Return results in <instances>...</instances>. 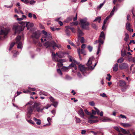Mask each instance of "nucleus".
Returning <instances> with one entry per match:
<instances>
[{"mask_svg":"<svg viewBox=\"0 0 135 135\" xmlns=\"http://www.w3.org/2000/svg\"><path fill=\"white\" fill-rule=\"evenodd\" d=\"M93 59L94 57H91L89 58L88 62L86 64V65L88 67V69L91 70L94 69V68H93V66L91 65L92 63V62Z\"/></svg>","mask_w":135,"mask_h":135,"instance_id":"nucleus-7","label":"nucleus"},{"mask_svg":"<svg viewBox=\"0 0 135 135\" xmlns=\"http://www.w3.org/2000/svg\"><path fill=\"white\" fill-rule=\"evenodd\" d=\"M39 94L40 95H43L45 96H47L48 93L43 91H41L39 92Z\"/></svg>","mask_w":135,"mask_h":135,"instance_id":"nucleus-26","label":"nucleus"},{"mask_svg":"<svg viewBox=\"0 0 135 135\" xmlns=\"http://www.w3.org/2000/svg\"><path fill=\"white\" fill-rule=\"evenodd\" d=\"M120 130L122 132V133L125 134H130V135H131V134H129L130 132L129 130H128L127 131H126L125 129H124L123 128H121Z\"/></svg>","mask_w":135,"mask_h":135,"instance_id":"nucleus-19","label":"nucleus"},{"mask_svg":"<svg viewBox=\"0 0 135 135\" xmlns=\"http://www.w3.org/2000/svg\"><path fill=\"white\" fill-rule=\"evenodd\" d=\"M52 119L50 117H48L47 118V120L49 123H50V121Z\"/></svg>","mask_w":135,"mask_h":135,"instance_id":"nucleus-64","label":"nucleus"},{"mask_svg":"<svg viewBox=\"0 0 135 135\" xmlns=\"http://www.w3.org/2000/svg\"><path fill=\"white\" fill-rule=\"evenodd\" d=\"M75 118L76 120V122L77 123H79L80 122L81 120L80 118L76 117H75Z\"/></svg>","mask_w":135,"mask_h":135,"instance_id":"nucleus-46","label":"nucleus"},{"mask_svg":"<svg viewBox=\"0 0 135 135\" xmlns=\"http://www.w3.org/2000/svg\"><path fill=\"white\" fill-rule=\"evenodd\" d=\"M40 33L39 31V33L36 32H35L33 33L32 35V38H34L37 39L36 40H35L34 39H33V41L35 43H37L38 42L37 39H38L40 36Z\"/></svg>","mask_w":135,"mask_h":135,"instance_id":"nucleus-6","label":"nucleus"},{"mask_svg":"<svg viewBox=\"0 0 135 135\" xmlns=\"http://www.w3.org/2000/svg\"><path fill=\"white\" fill-rule=\"evenodd\" d=\"M33 14L31 13H28V16L30 18H31L32 17Z\"/></svg>","mask_w":135,"mask_h":135,"instance_id":"nucleus-56","label":"nucleus"},{"mask_svg":"<svg viewBox=\"0 0 135 135\" xmlns=\"http://www.w3.org/2000/svg\"><path fill=\"white\" fill-rule=\"evenodd\" d=\"M8 31L6 30H1L0 31V35H4L5 36L8 34Z\"/></svg>","mask_w":135,"mask_h":135,"instance_id":"nucleus-18","label":"nucleus"},{"mask_svg":"<svg viewBox=\"0 0 135 135\" xmlns=\"http://www.w3.org/2000/svg\"><path fill=\"white\" fill-rule=\"evenodd\" d=\"M75 65L74 63L72 62L69 65V68L73 67H74Z\"/></svg>","mask_w":135,"mask_h":135,"instance_id":"nucleus-51","label":"nucleus"},{"mask_svg":"<svg viewBox=\"0 0 135 135\" xmlns=\"http://www.w3.org/2000/svg\"><path fill=\"white\" fill-rule=\"evenodd\" d=\"M88 48L90 52L92 51L93 49L92 47L89 45L88 46Z\"/></svg>","mask_w":135,"mask_h":135,"instance_id":"nucleus-43","label":"nucleus"},{"mask_svg":"<svg viewBox=\"0 0 135 135\" xmlns=\"http://www.w3.org/2000/svg\"><path fill=\"white\" fill-rule=\"evenodd\" d=\"M126 83L123 80H119L117 83V85L120 86L124 87L126 85Z\"/></svg>","mask_w":135,"mask_h":135,"instance_id":"nucleus-9","label":"nucleus"},{"mask_svg":"<svg viewBox=\"0 0 135 135\" xmlns=\"http://www.w3.org/2000/svg\"><path fill=\"white\" fill-rule=\"evenodd\" d=\"M64 54L63 52L59 53L57 55L58 57L60 58H63L64 57Z\"/></svg>","mask_w":135,"mask_h":135,"instance_id":"nucleus-28","label":"nucleus"},{"mask_svg":"<svg viewBox=\"0 0 135 135\" xmlns=\"http://www.w3.org/2000/svg\"><path fill=\"white\" fill-rule=\"evenodd\" d=\"M110 18V16H108L104 20L103 22V23L104 24H105L108 20Z\"/></svg>","mask_w":135,"mask_h":135,"instance_id":"nucleus-34","label":"nucleus"},{"mask_svg":"<svg viewBox=\"0 0 135 135\" xmlns=\"http://www.w3.org/2000/svg\"><path fill=\"white\" fill-rule=\"evenodd\" d=\"M84 112L85 113L88 115H90V116L91 115V112H89L87 109H85L84 110Z\"/></svg>","mask_w":135,"mask_h":135,"instance_id":"nucleus-41","label":"nucleus"},{"mask_svg":"<svg viewBox=\"0 0 135 135\" xmlns=\"http://www.w3.org/2000/svg\"><path fill=\"white\" fill-rule=\"evenodd\" d=\"M121 117V118H125L126 119L127 118L124 115H123L122 114H121L120 116H119V117Z\"/></svg>","mask_w":135,"mask_h":135,"instance_id":"nucleus-57","label":"nucleus"},{"mask_svg":"<svg viewBox=\"0 0 135 135\" xmlns=\"http://www.w3.org/2000/svg\"><path fill=\"white\" fill-rule=\"evenodd\" d=\"M78 39H80V38L84 34V33L80 29L79 27H78Z\"/></svg>","mask_w":135,"mask_h":135,"instance_id":"nucleus-11","label":"nucleus"},{"mask_svg":"<svg viewBox=\"0 0 135 135\" xmlns=\"http://www.w3.org/2000/svg\"><path fill=\"white\" fill-rule=\"evenodd\" d=\"M51 105H49V104H47L46 106L44 107L43 108L44 109L45 108V109H48V108H49L51 107Z\"/></svg>","mask_w":135,"mask_h":135,"instance_id":"nucleus-54","label":"nucleus"},{"mask_svg":"<svg viewBox=\"0 0 135 135\" xmlns=\"http://www.w3.org/2000/svg\"><path fill=\"white\" fill-rule=\"evenodd\" d=\"M123 61V57H121L120 59H118L117 62L118 63H121Z\"/></svg>","mask_w":135,"mask_h":135,"instance_id":"nucleus-29","label":"nucleus"},{"mask_svg":"<svg viewBox=\"0 0 135 135\" xmlns=\"http://www.w3.org/2000/svg\"><path fill=\"white\" fill-rule=\"evenodd\" d=\"M78 22L76 21L75 22H73L70 23V25L71 26H74V25H78Z\"/></svg>","mask_w":135,"mask_h":135,"instance_id":"nucleus-31","label":"nucleus"},{"mask_svg":"<svg viewBox=\"0 0 135 135\" xmlns=\"http://www.w3.org/2000/svg\"><path fill=\"white\" fill-rule=\"evenodd\" d=\"M42 33L44 35L43 36V38H46L49 40H51V37L49 34H48L44 30L42 31Z\"/></svg>","mask_w":135,"mask_h":135,"instance_id":"nucleus-8","label":"nucleus"},{"mask_svg":"<svg viewBox=\"0 0 135 135\" xmlns=\"http://www.w3.org/2000/svg\"><path fill=\"white\" fill-rule=\"evenodd\" d=\"M21 37L20 36H18L16 37V43L18 45L17 48L18 49H21L22 47V43L20 41Z\"/></svg>","mask_w":135,"mask_h":135,"instance_id":"nucleus-4","label":"nucleus"},{"mask_svg":"<svg viewBox=\"0 0 135 135\" xmlns=\"http://www.w3.org/2000/svg\"><path fill=\"white\" fill-rule=\"evenodd\" d=\"M51 104V105H53L55 107H56L58 105V102H55Z\"/></svg>","mask_w":135,"mask_h":135,"instance_id":"nucleus-40","label":"nucleus"},{"mask_svg":"<svg viewBox=\"0 0 135 135\" xmlns=\"http://www.w3.org/2000/svg\"><path fill=\"white\" fill-rule=\"evenodd\" d=\"M100 96L102 97H107L106 94L104 93H103L102 94H100Z\"/></svg>","mask_w":135,"mask_h":135,"instance_id":"nucleus-55","label":"nucleus"},{"mask_svg":"<svg viewBox=\"0 0 135 135\" xmlns=\"http://www.w3.org/2000/svg\"><path fill=\"white\" fill-rule=\"evenodd\" d=\"M13 29L15 31V33H19L21 31H22L21 27L17 24L14 25L13 26Z\"/></svg>","mask_w":135,"mask_h":135,"instance_id":"nucleus-5","label":"nucleus"},{"mask_svg":"<svg viewBox=\"0 0 135 135\" xmlns=\"http://www.w3.org/2000/svg\"><path fill=\"white\" fill-rule=\"evenodd\" d=\"M20 24L22 25L23 26L25 27L26 26V22H20Z\"/></svg>","mask_w":135,"mask_h":135,"instance_id":"nucleus-47","label":"nucleus"},{"mask_svg":"<svg viewBox=\"0 0 135 135\" xmlns=\"http://www.w3.org/2000/svg\"><path fill=\"white\" fill-rule=\"evenodd\" d=\"M33 26V24L32 23H30L29 22H27L26 24V27H27V29L29 30L30 28L32 27Z\"/></svg>","mask_w":135,"mask_h":135,"instance_id":"nucleus-16","label":"nucleus"},{"mask_svg":"<svg viewBox=\"0 0 135 135\" xmlns=\"http://www.w3.org/2000/svg\"><path fill=\"white\" fill-rule=\"evenodd\" d=\"M89 104L92 106H94L95 105V103L93 101H91L89 102Z\"/></svg>","mask_w":135,"mask_h":135,"instance_id":"nucleus-53","label":"nucleus"},{"mask_svg":"<svg viewBox=\"0 0 135 135\" xmlns=\"http://www.w3.org/2000/svg\"><path fill=\"white\" fill-rule=\"evenodd\" d=\"M79 69L80 71L83 73L87 69V68H85L84 65H79Z\"/></svg>","mask_w":135,"mask_h":135,"instance_id":"nucleus-15","label":"nucleus"},{"mask_svg":"<svg viewBox=\"0 0 135 135\" xmlns=\"http://www.w3.org/2000/svg\"><path fill=\"white\" fill-rule=\"evenodd\" d=\"M118 64L116 63L114 65V66L113 67V71L116 72L118 70Z\"/></svg>","mask_w":135,"mask_h":135,"instance_id":"nucleus-21","label":"nucleus"},{"mask_svg":"<svg viewBox=\"0 0 135 135\" xmlns=\"http://www.w3.org/2000/svg\"><path fill=\"white\" fill-rule=\"evenodd\" d=\"M121 124L125 127H127L131 126V124L129 123H121Z\"/></svg>","mask_w":135,"mask_h":135,"instance_id":"nucleus-23","label":"nucleus"},{"mask_svg":"<svg viewBox=\"0 0 135 135\" xmlns=\"http://www.w3.org/2000/svg\"><path fill=\"white\" fill-rule=\"evenodd\" d=\"M28 122L29 123H32V124H34V122L33 121H32V120H31V119L29 120L28 121Z\"/></svg>","mask_w":135,"mask_h":135,"instance_id":"nucleus-63","label":"nucleus"},{"mask_svg":"<svg viewBox=\"0 0 135 135\" xmlns=\"http://www.w3.org/2000/svg\"><path fill=\"white\" fill-rule=\"evenodd\" d=\"M80 42L81 43H83L84 42H85V39L84 37H81L80 38Z\"/></svg>","mask_w":135,"mask_h":135,"instance_id":"nucleus-32","label":"nucleus"},{"mask_svg":"<svg viewBox=\"0 0 135 135\" xmlns=\"http://www.w3.org/2000/svg\"><path fill=\"white\" fill-rule=\"evenodd\" d=\"M132 42L133 43V44H135V41L134 40H131L130 41V42L129 43V44L130 45Z\"/></svg>","mask_w":135,"mask_h":135,"instance_id":"nucleus-60","label":"nucleus"},{"mask_svg":"<svg viewBox=\"0 0 135 135\" xmlns=\"http://www.w3.org/2000/svg\"><path fill=\"white\" fill-rule=\"evenodd\" d=\"M89 120H88V122L90 124H92L97 122H98V120H94L93 118H91L90 119H89V117L88 118Z\"/></svg>","mask_w":135,"mask_h":135,"instance_id":"nucleus-17","label":"nucleus"},{"mask_svg":"<svg viewBox=\"0 0 135 135\" xmlns=\"http://www.w3.org/2000/svg\"><path fill=\"white\" fill-rule=\"evenodd\" d=\"M36 2L35 1H31L30 2V3L31 4H34Z\"/></svg>","mask_w":135,"mask_h":135,"instance_id":"nucleus-59","label":"nucleus"},{"mask_svg":"<svg viewBox=\"0 0 135 135\" xmlns=\"http://www.w3.org/2000/svg\"><path fill=\"white\" fill-rule=\"evenodd\" d=\"M114 128L115 130H116L117 131H118V132H119V128H118V127H117V126L114 127Z\"/></svg>","mask_w":135,"mask_h":135,"instance_id":"nucleus-62","label":"nucleus"},{"mask_svg":"<svg viewBox=\"0 0 135 135\" xmlns=\"http://www.w3.org/2000/svg\"><path fill=\"white\" fill-rule=\"evenodd\" d=\"M15 44V43L14 42H12L11 43V44L10 45L9 48V51H10L11 50L12 48L14 46Z\"/></svg>","mask_w":135,"mask_h":135,"instance_id":"nucleus-38","label":"nucleus"},{"mask_svg":"<svg viewBox=\"0 0 135 135\" xmlns=\"http://www.w3.org/2000/svg\"><path fill=\"white\" fill-rule=\"evenodd\" d=\"M65 79L68 80H70L71 79V78L69 76L66 75V76Z\"/></svg>","mask_w":135,"mask_h":135,"instance_id":"nucleus-50","label":"nucleus"},{"mask_svg":"<svg viewBox=\"0 0 135 135\" xmlns=\"http://www.w3.org/2000/svg\"><path fill=\"white\" fill-rule=\"evenodd\" d=\"M91 118H93L94 119H98V117L97 116H94L91 114V115L89 117V118L90 119Z\"/></svg>","mask_w":135,"mask_h":135,"instance_id":"nucleus-35","label":"nucleus"},{"mask_svg":"<svg viewBox=\"0 0 135 135\" xmlns=\"http://www.w3.org/2000/svg\"><path fill=\"white\" fill-rule=\"evenodd\" d=\"M91 26L95 30H97V27L96 25L94 23H92L91 24Z\"/></svg>","mask_w":135,"mask_h":135,"instance_id":"nucleus-39","label":"nucleus"},{"mask_svg":"<svg viewBox=\"0 0 135 135\" xmlns=\"http://www.w3.org/2000/svg\"><path fill=\"white\" fill-rule=\"evenodd\" d=\"M129 39V35L128 34L126 33L125 34V37L124 38V40L127 42L128 41Z\"/></svg>","mask_w":135,"mask_h":135,"instance_id":"nucleus-27","label":"nucleus"},{"mask_svg":"<svg viewBox=\"0 0 135 135\" xmlns=\"http://www.w3.org/2000/svg\"><path fill=\"white\" fill-rule=\"evenodd\" d=\"M44 45L46 47V48L52 47L53 49H55V47L59 48L61 47L60 45H57L55 42L53 41L51 42H47L44 43Z\"/></svg>","mask_w":135,"mask_h":135,"instance_id":"nucleus-3","label":"nucleus"},{"mask_svg":"<svg viewBox=\"0 0 135 135\" xmlns=\"http://www.w3.org/2000/svg\"><path fill=\"white\" fill-rule=\"evenodd\" d=\"M52 60L55 62H57L59 63L57 64V66L59 68H61L63 66L62 63L65 61V60L59 59L56 57V54L53 52H52Z\"/></svg>","mask_w":135,"mask_h":135,"instance_id":"nucleus-1","label":"nucleus"},{"mask_svg":"<svg viewBox=\"0 0 135 135\" xmlns=\"http://www.w3.org/2000/svg\"><path fill=\"white\" fill-rule=\"evenodd\" d=\"M39 104H38L36 103H34V105L33 106H33L34 108H36L37 107V106Z\"/></svg>","mask_w":135,"mask_h":135,"instance_id":"nucleus-45","label":"nucleus"},{"mask_svg":"<svg viewBox=\"0 0 135 135\" xmlns=\"http://www.w3.org/2000/svg\"><path fill=\"white\" fill-rule=\"evenodd\" d=\"M111 121V120L110 118H104L102 120V122H109Z\"/></svg>","mask_w":135,"mask_h":135,"instance_id":"nucleus-30","label":"nucleus"},{"mask_svg":"<svg viewBox=\"0 0 135 135\" xmlns=\"http://www.w3.org/2000/svg\"><path fill=\"white\" fill-rule=\"evenodd\" d=\"M105 3V1H104L103 3L100 4V5L98 6L97 8L100 9L104 5Z\"/></svg>","mask_w":135,"mask_h":135,"instance_id":"nucleus-37","label":"nucleus"},{"mask_svg":"<svg viewBox=\"0 0 135 135\" xmlns=\"http://www.w3.org/2000/svg\"><path fill=\"white\" fill-rule=\"evenodd\" d=\"M86 133V131L84 130H82L81 131V133L82 135L85 134Z\"/></svg>","mask_w":135,"mask_h":135,"instance_id":"nucleus-48","label":"nucleus"},{"mask_svg":"<svg viewBox=\"0 0 135 135\" xmlns=\"http://www.w3.org/2000/svg\"><path fill=\"white\" fill-rule=\"evenodd\" d=\"M78 114L82 118H84L85 115L84 111L83 109L80 108L78 112Z\"/></svg>","mask_w":135,"mask_h":135,"instance_id":"nucleus-12","label":"nucleus"},{"mask_svg":"<svg viewBox=\"0 0 135 135\" xmlns=\"http://www.w3.org/2000/svg\"><path fill=\"white\" fill-rule=\"evenodd\" d=\"M70 30L73 32L74 33H75L76 32V30L73 27H71Z\"/></svg>","mask_w":135,"mask_h":135,"instance_id":"nucleus-52","label":"nucleus"},{"mask_svg":"<svg viewBox=\"0 0 135 135\" xmlns=\"http://www.w3.org/2000/svg\"><path fill=\"white\" fill-rule=\"evenodd\" d=\"M69 43L71 45H72L74 46H75V45L71 41H70L69 42Z\"/></svg>","mask_w":135,"mask_h":135,"instance_id":"nucleus-61","label":"nucleus"},{"mask_svg":"<svg viewBox=\"0 0 135 135\" xmlns=\"http://www.w3.org/2000/svg\"><path fill=\"white\" fill-rule=\"evenodd\" d=\"M49 98L50 99V100L51 102L53 103L55 102V99L52 97L51 96Z\"/></svg>","mask_w":135,"mask_h":135,"instance_id":"nucleus-44","label":"nucleus"},{"mask_svg":"<svg viewBox=\"0 0 135 135\" xmlns=\"http://www.w3.org/2000/svg\"><path fill=\"white\" fill-rule=\"evenodd\" d=\"M99 38L102 41H103V42H104V41L105 38V35L103 31L101 32Z\"/></svg>","mask_w":135,"mask_h":135,"instance_id":"nucleus-14","label":"nucleus"},{"mask_svg":"<svg viewBox=\"0 0 135 135\" xmlns=\"http://www.w3.org/2000/svg\"><path fill=\"white\" fill-rule=\"evenodd\" d=\"M100 44L98 45V50L97 51V54L98 55L100 51Z\"/></svg>","mask_w":135,"mask_h":135,"instance_id":"nucleus-33","label":"nucleus"},{"mask_svg":"<svg viewBox=\"0 0 135 135\" xmlns=\"http://www.w3.org/2000/svg\"><path fill=\"white\" fill-rule=\"evenodd\" d=\"M131 26L129 23L127 22L126 23V29L129 31H131Z\"/></svg>","mask_w":135,"mask_h":135,"instance_id":"nucleus-24","label":"nucleus"},{"mask_svg":"<svg viewBox=\"0 0 135 135\" xmlns=\"http://www.w3.org/2000/svg\"><path fill=\"white\" fill-rule=\"evenodd\" d=\"M71 20H72V19L71 18L69 17V18H67V20H66V21H65L66 22H69L71 21Z\"/></svg>","mask_w":135,"mask_h":135,"instance_id":"nucleus-58","label":"nucleus"},{"mask_svg":"<svg viewBox=\"0 0 135 135\" xmlns=\"http://www.w3.org/2000/svg\"><path fill=\"white\" fill-rule=\"evenodd\" d=\"M69 61L70 62H74L75 63H76L77 64H79V62H77L71 56H69Z\"/></svg>","mask_w":135,"mask_h":135,"instance_id":"nucleus-22","label":"nucleus"},{"mask_svg":"<svg viewBox=\"0 0 135 135\" xmlns=\"http://www.w3.org/2000/svg\"><path fill=\"white\" fill-rule=\"evenodd\" d=\"M101 17H98L93 21V22H95L98 21L99 23H100L101 20Z\"/></svg>","mask_w":135,"mask_h":135,"instance_id":"nucleus-25","label":"nucleus"},{"mask_svg":"<svg viewBox=\"0 0 135 135\" xmlns=\"http://www.w3.org/2000/svg\"><path fill=\"white\" fill-rule=\"evenodd\" d=\"M36 109L38 112H42L44 108L41 109V108L40 107H38L36 108Z\"/></svg>","mask_w":135,"mask_h":135,"instance_id":"nucleus-36","label":"nucleus"},{"mask_svg":"<svg viewBox=\"0 0 135 135\" xmlns=\"http://www.w3.org/2000/svg\"><path fill=\"white\" fill-rule=\"evenodd\" d=\"M128 66V64L126 63H123L119 65V67L121 69H126Z\"/></svg>","mask_w":135,"mask_h":135,"instance_id":"nucleus-10","label":"nucleus"},{"mask_svg":"<svg viewBox=\"0 0 135 135\" xmlns=\"http://www.w3.org/2000/svg\"><path fill=\"white\" fill-rule=\"evenodd\" d=\"M80 24L81 28L86 30H89V23L87 21V19L86 18L80 20Z\"/></svg>","mask_w":135,"mask_h":135,"instance_id":"nucleus-2","label":"nucleus"},{"mask_svg":"<svg viewBox=\"0 0 135 135\" xmlns=\"http://www.w3.org/2000/svg\"><path fill=\"white\" fill-rule=\"evenodd\" d=\"M65 32H66V35L68 36H69L70 35V31L68 29H66L65 31Z\"/></svg>","mask_w":135,"mask_h":135,"instance_id":"nucleus-42","label":"nucleus"},{"mask_svg":"<svg viewBox=\"0 0 135 135\" xmlns=\"http://www.w3.org/2000/svg\"><path fill=\"white\" fill-rule=\"evenodd\" d=\"M34 107L33 106H30L27 109V113L28 114L31 115L33 111Z\"/></svg>","mask_w":135,"mask_h":135,"instance_id":"nucleus-13","label":"nucleus"},{"mask_svg":"<svg viewBox=\"0 0 135 135\" xmlns=\"http://www.w3.org/2000/svg\"><path fill=\"white\" fill-rule=\"evenodd\" d=\"M98 43H99V44H100V47H101V44H103L104 43L103 41H102L100 39L98 38V40L95 41L94 44H97Z\"/></svg>","mask_w":135,"mask_h":135,"instance_id":"nucleus-20","label":"nucleus"},{"mask_svg":"<svg viewBox=\"0 0 135 135\" xmlns=\"http://www.w3.org/2000/svg\"><path fill=\"white\" fill-rule=\"evenodd\" d=\"M57 71L58 73L61 75H62V73L60 69H57Z\"/></svg>","mask_w":135,"mask_h":135,"instance_id":"nucleus-49","label":"nucleus"}]
</instances>
